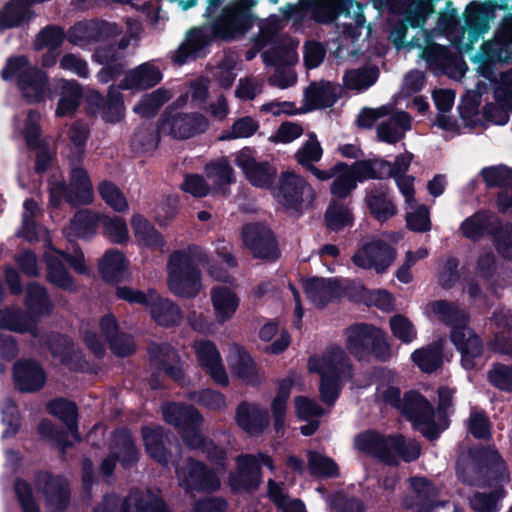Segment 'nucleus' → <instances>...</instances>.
I'll use <instances>...</instances> for the list:
<instances>
[{
  "label": "nucleus",
  "mask_w": 512,
  "mask_h": 512,
  "mask_svg": "<svg viewBox=\"0 0 512 512\" xmlns=\"http://www.w3.org/2000/svg\"><path fill=\"white\" fill-rule=\"evenodd\" d=\"M496 8L497 5L492 0H473L466 5L462 13L463 23L458 25V11L451 1H447L444 11L438 15L435 31L445 34L461 52H470L490 31L491 24L496 18Z\"/></svg>",
  "instance_id": "1"
},
{
  "label": "nucleus",
  "mask_w": 512,
  "mask_h": 512,
  "mask_svg": "<svg viewBox=\"0 0 512 512\" xmlns=\"http://www.w3.org/2000/svg\"><path fill=\"white\" fill-rule=\"evenodd\" d=\"M257 1L237 0L223 10L213 29L201 27L189 31L173 55L174 62L182 65L190 59L201 56L204 48L211 41L212 33L223 39H235L244 35L251 24V15L248 10L256 5Z\"/></svg>",
  "instance_id": "2"
},
{
  "label": "nucleus",
  "mask_w": 512,
  "mask_h": 512,
  "mask_svg": "<svg viewBox=\"0 0 512 512\" xmlns=\"http://www.w3.org/2000/svg\"><path fill=\"white\" fill-rule=\"evenodd\" d=\"M425 314L451 327V339L461 353L462 366L475 368L482 358V344L478 336L466 327V312L454 303L436 300L425 307Z\"/></svg>",
  "instance_id": "3"
},
{
  "label": "nucleus",
  "mask_w": 512,
  "mask_h": 512,
  "mask_svg": "<svg viewBox=\"0 0 512 512\" xmlns=\"http://www.w3.org/2000/svg\"><path fill=\"white\" fill-rule=\"evenodd\" d=\"M457 475L469 485L509 481V473L503 460L491 448H481L461 455L457 461Z\"/></svg>",
  "instance_id": "4"
},
{
  "label": "nucleus",
  "mask_w": 512,
  "mask_h": 512,
  "mask_svg": "<svg viewBox=\"0 0 512 512\" xmlns=\"http://www.w3.org/2000/svg\"><path fill=\"white\" fill-rule=\"evenodd\" d=\"M207 256L198 247L174 251L168 260V287L179 297L194 298L202 289L201 273L195 262H206Z\"/></svg>",
  "instance_id": "5"
},
{
  "label": "nucleus",
  "mask_w": 512,
  "mask_h": 512,
  "mask_svg": "<svg viewBox=\"0 0 512 512\" xmlns=\"http://www.w3.org/2000/svg\"><path fill=\"white\" fill-rule=\"evenodd\" d=\"M309 370L320 376V393L327 404L335 402L339 395L340 384L350 378L351 365L344 350L331 347L320 357L309 360Z\"/></svg>",
  "instance_id": "6"
},
{
  "label": "nucleus",
  "mask_w": 512,
  "mask_h": 512,
  "mask_svg": "<svg viewBox=\"0 0 512 512\" xmlns=\"http://www.w3.org/2000/svg\"><path fill=\"white\" fill-rule=\"evenodd\" d=\"M356 447L368 454L374 455L388 464H397V458L406 462L416 460L421 453L419 444L412 439L400 435L384 437L369 431L360 434L355 440Z\"/></svg>",
  "instance_id": "7"
},
{
  "label": "nucleus",
  "mask_w": 512,
  "mask_h": 512,
  "mask_svg": "<svg viewBox=\"0 0 512 512\" xmlns=\"http://www.w3.org/2000/svg\"><path fill=\"white\" fill-rule=\"evenodd\" d=\"M2 76L5 80L15 79L22 96L30 103L43 100L48 92L47 74L32 66L25 56L9 58Z\"/></svg>",
  "instance_id": "8"
},
{
  "label": "nucleus",
  "mask_w": 512,
  "mask_h": 512,
  "mask_svg": "<svg viewBox=\"0 0 512 512\" xmlns=\"http://www.w3.org/2000/svg\"><path fill=\"white\" fill-rule=\"evenodd\" d=\"M512 60V21L501 23L491 40L484 42L472 61L478 65L477 71L486 80L491 81L493 63H508Z\"/></svg>",
  "instance_id": "9"
},
{
  "label": "nucleus",
  "mask_w": 512,
  "mask_h": 512,
  "mask_svg": "<svg viewBox=\"0 0 512 512\" xmlns=\"http://www.w3.org/2000/svg\"><path fill=\"white\" fill-rule=\"evenodd\" d=\"M298 44V41L285 36L279 39L272 49L263 53L264 63L276 67L275 73L269 78V82L273 86L286 89L296 83L297 76L295 72L290 68L283 69L282 67L298 62Z\"/></svg>",
  "instance_id": "10"
},
{
  "label": "nucleus",
  "mask_w": 512,
  "mask_h": 512,
  "mask_svg": "<svg viewBox=\"0 0 512 512\" xmlns=\"http://www.w3.org/2000/svg\"><path fill=\"white\" fill-rule=\"evenodd\" d=\"M49 192L50 204L53 206L59 205L62 199L72 205L90 204L94 197L88 173L79 165L72 167L68 187L61 181L51 182Z\"/></svg>",
  "instance_id": "11"
},
{
  "label": "nucleus",
  "mask_w": 512,
  "mask_h": 512,
  "mask_svg": "<svg viewBox=\"0 0 512 512\" xmlns=\"http://www.w3.org/2000/svg\"><path fill=\"white\" fill-rule=\"evenodd\" d=\"M396 256L397 252L392 246L375 236H369L359 242L351 261L358 268L374 269L377 274H382L392 265Z\"/></svg>",
  "instance_id": "12"
},
{
  "label": "nucleus",
  "mask_w": 512,
  "mask_h": 512,
  "mask_svg": "<svg viewBox=\"0 0 512 512\" xmlns=\"http://www.w3.org/2000/svg\"><path fill=\"white\" fill-rule=\"evenodd\" d=\"M424 44L423 47L419 39L414 38L408 46L410 48H421L420 57L427 62L431 69L441 70L453 78L464 76L467 66L460 57L444 46L430 44L428 38L424 39Z\"/></svg>",
  "instance_id": "13"
},
{
  "label": "nucleus",
  "mask_w": 512,
  "mask_h": 512,
  "mask_svg": "<svg viewBox=\"0 0 512 512\" xmlns=\"http://www.w3.org/2000/svg\"><path fill=\"white\" fill-rule=\"evenodd\" d=\"M315 193L311 185L293 171H285L279 178L275 192L277 201L287 208L299 209L309 206Z\"/></svg>",
  "instance_id": "14"
},
{
  "label": "nucleus",
  "mask_w": 512,
  "mask_h": 512,
  "mask_svg": "<svg viewBox=\"0 0 512 512\" xmlns=\"http://www.w3.org/2000/svg\"><path fill=\"white\" fill-rule=\"evenodd\" d=\"M218 470H211L200 462L188 460L176 467L179 485L186 491H215L220 487Z\"/></svg>",
  "instance_id": "15"
},
{
  "label": "nucleus",
  "mask_w": 512,
  "mask_h": 512,
  "mask_svg": "<svg viewBox=\"0 0 512 512\" xmlns=\"http://www.w3.org/2000/svg\"><path fill=\"white\" fill-rule=\"evenodd\" d=\"M45 259L47 263L48 280L60 288H73V280L65 270L62 259L69 262L76 272H87V268L84 263V256L79 250H75L73 255H68L60 250L51 248L45 253Z\"/></svg>",
  "instance_id": "16"
},
{
  "label": "nucleus",
  "mask_w": 512,
  "mask_h": 512,
  "mask_svg": "<svg viewBox=\"0 0 512 512\" xmlns=\"http://www.w3.org/2000/svg\"><path fill=\"white\" fill-rule=\"evenodd\" d=\"M403 411L413 426L424 436L434 439L439 430L434 423V409L427 399L416 391L405 394Z\"/></svg>",
  "instance_id": "17"
},
{
  "label": "nucleus",
  "mask_w": 512,
  "mask_h": 512,
  "mask_svg": "<svg viewBox=\"0 0 512 512\" xmlns=\"http://www.w3.org/2000/svg\"><path fill=\"white\" fill-rule=\"evenodd\" d=\"M261 464L270 470L274 469L272 459L265 454L239 456L236 471L229 478L231 488L235 491H248L257 487L261 481Z\"/></svg>",
  "instance_id": "18"
},
{
  "label": "nucleus",
  "mask_w": 512,
  "mask_h": 512,
  "mask_svg": "<svg viewBox=\"0 0 512 512\" xmlns=\"http://www.w3.org/2000/svg\"><path fill=\"white\" fill-rule=\"evenodd\" d=\"M244 245L255 258L274 260L278 257V249L272 231L264 224L250 223L242 229Z\"/></svg>",
  "instance_id": "19"
},
{
  "label": "nucleus",
  "mask_w": 512,
  "mask_h": 512,
  "mask_svg": "<svg viewBox=\"0 0 512 512\" xmlns=\"http://www.w3.org/2000/svg\"><path fill=\"white\" fill-rule=\"evenodd\" d=\"M234 162L246 179L256 187H269L277 174L275 167L266 161H257L250 148H243L235 154Z\"/></svg>",
  "instance_id": "20"
},
{
  "label": "nucleus",
  "mask_w": 512,
  "mask_h": 512,
  "mask_svg": "<svg viewBox=\"0 0 512 512\" xmlns=\"http://www.w3.org/2000/svg\"><path fill=\"white\" fill-rule=\"evenodd\" d=\"M208 127L207 119L200 114H174L166 116L160 125V131L177 139H186L204 132Z\"/></svg>",
  "instance_id": "21"
},
{
  "label": "nucleus",
  "mask_w": 512,
  "mask_h": 512,
  "mask_svg": "<svg viewBox=\"0 0 512 512\" xmlns=\"http://www.w3.org/2000/svg\"><path fill=\"white\" fill-rule=\"evenodd\" d=\"M163 78L161 68L156 61L144 62L129 70L120 81L122 90H145L159 84Z\"/></svg>",
  "instance_id": "22"
},
{
  "label": "nucleus",
  "mask_w": 512,
  "mask_h": 512,
  "mask_svg": "<svg viewBox=\"0 0 512 512\" xmlns=\"http://www.w3.org/2000/svg\"><path fill=\"white\" fill-rule=\"evenodd\" d=\"M193 348L199 365L216 383L226 385L228 383L227 373L215 343L210 340H200L194 343Z\"/></svg>",
  "instance_id": "23"
},
{
  "label": "nucleus",
  "mask_w": 512,
  "mask_h": 512,
  "mask_svg": "<svg viewBox=\"0 0 512 512\" xmlns=\"http://www.w3.org/2000/svg\"><path fill=\"white\" fill-rule=\"evenodd\" d=\"M210 301L214 320L219 325H223L233 319L240 305V297L236 290L233 287L224 285H217L211 289Z\"/></svg>",
  "instance_id": "24"
},
{
  "label": "nucleus",
  "mask_w": 512,
  "mask_h": 512,
  "mask_svg": "<svg viewBox=\"0 0 512 512\" xmlns=\"http://www.w3.org/2000/svg\"><path fill=\"white\" fill-rule=\"evenodd\" d=\"M305 293L316 307H324L332 299L339 297L345 289L338 278H312L303 283Z\"/></svg>",
  "instance_id": "25"
},
{
  "label": "nucleus",
  "mask_w": 512,
  "mask_h": 512,
  "mask_svg": "<svg viewBox=\"0 0 512 512\" xmlns=\"http://www.w3.org/2000/svg\"><path fill=\"white\" fill-rule=\"evenodd\" d=\"M238 425L249 435L261 434L269 426V415L265 408L256 403H241L236 411Z\"/></svg>",
  "instance_id": "26"
},
{
  "label": "nucleus",
  "mask_w": 512,
  "mask_h": 512,
  "mask_svg": "<svg viewBox=\"0 0 512 512\" xmlns=\"http://www.w3.org/2000/svg\"><path fill=\"white\" fill-rule=\"evenodd\" d=\"M346 348L355 357L364 358L370 354L373 337L380 335V328L369 324H356L346 329Z\"/></svg>",
  "instance_id": "27"
},
{
  "label": "nucleus",
  "mask_w": 512,
  "mask_h": 512,
  "mask_svg": "<svg viewBox=\"0 0 512 512\" xmlns=\"http://www.w3.org/2000/svg\"><path fill=\"white\" fill-rule=\"evenodd\" d=\"M14 380L21 391L33 392L43 387L46 375L37 362L19 361L14 365Z\"/></svg>",
  "instance_id": "28"
},
{
  "label": "nucleus",
  "mask_w": 512,
  "mask_h": 512,
  "mask_svg": "<svg viewBox=\"0 0 512 512\" xmlns=\"http://www.w3.org/2000/svg\"><path fill=\"white\" fill-rule=\"evenodd\" d=\"M47 509L49 512H62L68 503L67 482L61 477L45 473L40 477Z\"/></svg>",
  "instance_id": "29"
},
{
  "label": "nucleus",
  "mask_w": 512,
  "mask_h": 512,
  "mask_svg": "<svg viewBox=\"0 0 512 512\" xmlns=\"http://www.w3.org/2000/svg\"><path fill=\"white\" fill-rule=\"evenodd\" d=\"M388 116L387 120L377 126V137L383 142L393 144L402 139L404 133L410 130L411 119L404 111L393 112L392 106Z\"/></svg>",
  "instance_id": "30"
},
{
  "label": "nucleus",
  "mask_w": 512,
  "mask_h": 512,
  "mask_svg": "<svg viewBox=\"0 0 512 512\" xmlns=\"http://www.w3.org/2000/svg\"><path fill=\"white\" fill-rule=\"evenodd\" d=\"M150 298L146 308L157 324L171 326L181 321V311L171 300L160 297L154 290L150 291Z\"/></svg>",
  "instance_id": "31"
},
{
  "label": "nucleus",
  "mask_w": 512,
  "mask_h": 512,
  "mask_svg": "<svg viewBox=\"0 0 512 512\" xmlns=\"http://www.w3.org/2000/svg\"><path fill=\"white\" fill-rule=\"evenodd\" d=\"M228 364L232 374L247 384L256 385L260 383V376L257 373L254 361L242 348L235 346L230 349Z\"/></svg>",
  "instance_id": "32"
},
{
  "label": "nucleus",
  "mask_w": 512,
  "mask_h": 512,
  "mask_svg": "<svg viewBox=\"0 0 512 512\" xmlns=\"http://www.w3.org/2000/svg\"><path fill=\"white\" fill-rule=\"evenodd\" d=\"M365 201L370 213L379 222H385L397 213V208L385 187L380 186L370 189Z\"/></svg>",
  "instance_id": "33"
},
{
  "label": "nucleus",
  "mask_w": 512,
  "mask_h": 512,
  "mask_svg": "<svg viewBox=\"0 0 512 512\" xmlns=\"http://www.w3.org/2000/svg\"><path fill=\"white\" fill-rule=\"evenodd\" d=\"M338 97V87L330 82L312 83L304 95L307 110L322 109L332 106Z\"/></svg>",
  "instance_id": "34"
},
{
  "label": "nucleus",
  "mask_w": 512,
  "mask_h": 512,
  "mask_svg": "<svg viewBox=\"0 0 512 512\" xmlns=\"http://www.w3.org/2000/svg\"><path fill=\"white\" fill-rule=\"evenodd\" d=\"M59 88L60 94L55 114L58 117L72 116L80 104L83 94L81 86L75 80L61 79Z\"/></svg>",
  "instance_id": "35"
},
{
  "label": "nucleus",
  "mask_w": 512,
  "mask_h": 512,
  "mask_svg": "<svg viewBox=\"0 0 512 512\" xmlns=\"http://www.w3.org/2000/svg\"><path fill=\"white\" fill-rule=\"evenodd\" d=\"M121 512H167L158 493L132 492L122 503Z\"/></svg>",
  "instance_id": "36"
},
{
  "label": "nucleus",
  "mask_w": 512,
  "mask_h": 512,
  "mask_svg": "<svg viewBox=\"0 0 512 512\" xmlns=\"http://www.w3.org/2000/svg\"><path fill=\"white\" fill-rule=\"evenodd\" d=\"M496 104H489L484 108L485 125L492 123L504 125L509 120L512 111V90L509 88L495 90Z\"/></svg>",
  "instance_id": "37"
},
{
  "label": "nucleus",
  "mask_w": 512,
  "mask_h": 512,
  "mask_svg": "<svg viewBox=\"0 0 512 512\" xmlns=\"http://www.w3.org/2000/svg\"><path fill=\"white\" fill-rule=\"evenodd\" d=\"M149 354L152 362L165 373L174 379L180 378L181 369L178 365V355L170 345L153 344L150 346Z\"/></svg>",
  "instance_id": "38"
},
{
  "label": "nucleus",
  "mask_w": 512,
  "mask_h": 512,
  "mask_svg": "<svg viewBox=\"0 0 512 512\" xmlns=\"http://www.w3.org/2000/svg\"><path fill=\"white\" fill-rule=\"evenodd\" d=\"M143 440L147 453L161 464H167L169 455L165 447L168 435L160 426L144 427L142 429Z\"/></svg>",
  "instance_id": "39"
},
{
  "label": "nucleus",
  "mask_w": 512,
  "mask_h": 512,
  "mask_svg": "<svg viewBox=\"0 0 512 512\" xmlns=\"http://www.w3.org/2000/svg\"><path fill=\"white\" fill-rule=\"evenodd\" d=\"M197 424H190L180 432L184 443L190 449H203L211 460L221 462L225 458L224 451L211 442L207 443L198 430Z\"/></svg>",
  "instance_id": "40"
},
{
  "label": "nucleus",
  "mask_w": 512,
  "mask_h": 512,
  "mask_svg": "<svg viewBox=\"0 0 512 512\" xmlns=\"http://www.w3.org/2000/svg\"><path fill=\"white\" fill-rule=\"evenodd\" d=\"M163 417L164 420L177 428L180 432L188 425L198 423L201 417L197 410L191 406L169 403L163 406Z\"/></svg>",
  "instance_id": "41"
},
{
  "label": "nucleus",
  "mask_w": 512,
  "mask_h": 512,
  "mask_svg": "<svg viewBox=\"0 0 512 512\" xmlns=\"http://www.w3.org/2000/svg\"><path fill=\"white\" fill-rule=\"evenodd\" d=\"M100 329L106 340L110 343L113 352L119 356H127L135 350V345L130 336L121 334L119 340L125 341V346L121 347L118 343V327L115 318L112 315H106L101 319Z\"/></svg>",
  "instance_id": "42"
},
{
  "label": "nucleus",
  "mask_w": 512,
  "mask_h": 512,
  "mask_svg": "<svg viewBox=\"0 0 512 512\" xmlns=\"http://www.w3.org/2000/svg\"><path fill=\"white\" fill-rule=\"evenodd\" d=\"M131 226L137 242L149 248H159L164 245L160 233L140 214H135L131 219Z\"/></svg>",
  "instance_id": "43"
},
{
  "label": "nucleus",
  "mask_w": 512,
  "mask_h": 512,
  "mask_svg": "<svg viewBox=\"0 0 512 512\" xmlns=\"http://www.w3.org/2000/svg\"><path fill=\"white\" fill-rule=\"evenodd\" d=\"M32 12L23 0H11L0 10V28L8 29L27 22Z\"/></svg>",
  "instance_id": "44"
},
{
  "label": "nucleus",
  "mask_w": 512,
  "mask_h": 512,
  "mask_svg": "<svg viewBox=\"0 0 512 512\" xmlns=\"http://www.w3.org/2000/svg\"><path fill=\"white\" fill-rule=\"evenodd\" d=\"M443 340H439L427 348L416 350L412 353L413 362L426 373L435 371L442 362Z\"/></svg>",
  "instance_id": "45"
},
{
  "label": "nucleus",
  "mask_w": 512,
  "mask_h": 512,
  "mask_svg": "<svg viewBox=\"0 0 512 512\" xmlns=\"http://www.w3.org/2000/svg\"><path fill=\"white\" fill-rule=\"evenodd\" d=\"M97 223H101V216L90 210H82L75 214L65 233L70 236L88 237L95 232Z\"/></svg>",
  "instance_id": "46"
},
{
  "label": "nucleus",
  "mask_w": 512,
  "mask_h": 512,
  "mask_svg": "<svg viewBox=\"0 0 512 512\" xmlns=\"http://www.w3.org/2000/svg\"><path fill=\"white\" fill-rule=\"evenodd\" d=\"M496 218L485 212H478L467 218L461 225L462 233L470 239H477L485 233L494 232Z\"/></svg>",
  "instance_id": "47"
},
{
  "label": "nucleus",
  "mask_w": 512,
  "mask_h": 512,
  "mask_svg": "<svg viewBox=\"0 0 512 512\" xmlns=\"http://www.w3.org/2000/svg\"><path fill=\"white\" fill-rule=\"evenodd\" d=\"M171 93L169 90L159 88L149 94L141 97L139 102L134 106L133 110L141 117H152L170 98Z\"/></svg>",
  "instance_id": "48"
},
{
  "label": "nucleus",
  "mask_w": 512,
  "mask_h": 512,
  "mask_svg": "<svg viewBox=\"0 0 512 512\" xmlns=\"http://www.w3.org/2000/svg\"><path fill=\"white\" fill-rule=\"evenodd\" d=\"M339 14L343 15L348 21L342 23L347 33L355 36L352 31L362 28L366 22L363 15V7L355 0H338Z\"/></svg>",
  "instance_id": "49"
},
{
  "label": "nucleus",
  "mask_w": 512,
  "mask_h": 512,
  "mask_svg": "<svg viewBox=\"0 0 512 512\" xmlns=\"http://www.w3.org/2000/svg\"><path fill=\"white\" fill-rule=\"evenodd\" d=\"M292 381L285 379L280 382L277 395L271 403V410L274 419V428L277 433H280L285 425L286 405L290 395Z\"/></svg>",
  "instance_id": "50"
},
{
  "label": "nucleus",
  "mask_w": 512,
  "mask_h": 512,
  "mask_svg": "<svg viewBox=\"0 0 512 512\" xmlns=\"http://www.w3.org/2000/svg\"><path fill=\"white\" fill-rule=\"evenodd\" d=\"M126 268L127 261L123 254L117 250L108 251L99 264L102 276L108 281L121 278Z\"/></svg>",
  "instance_id": "51"
},
{
  "label": "nucleus",
  "mask_w": 512,
  "mask_h": 512,
  "mask_svg": "<svg viewBox=\"0 0 512 512\" xmlns=\"http://www.w3.org/2000/svg\"><path fill=\"white\" fill-rule=\"evenodd\" d=\"M40 115L35 111H29L22 118L16 120L15 129L25 139L27 145L31 148L38 147Z\"/></svg>",
  "instance_id": "52"
},
{
  "label": "nucleus",
  "mask_w": 512,
  "mask_h": 512,
  "mask_svg": "<svg viewBox=\"0 0 512 512\" xmlns=\"http://www.w3.org/2000/svg\"><path fill=\"white\" fill-rule=\"evenodd\" d=\"M333 182L331 193L338 198H345L356 187L353 171L345 164H338L333 168Z\"/></svg>",
  "instance_id": "53"
},
{
  "label": "nucleus",
  "mask_w": 512,
  "mask_h": 512,
  "mask_svg": "<svg viewBox=\"0 0 512 512\" xmlns=\"http://www.w3.org/2000/svg\"><path fill=\"white\" fill-rule=\"evenodd\" d=\"M26 306L29 312L39 316L46 315L52 310V303L46 290L36 283L27 287Z\"/></svg>",
  "instance_id": "54"
},
{
  "label": "nucleus",
  "mask_w": 512,
  "mask_h": 512,
  "mask_svg": "<svg viewBox=\"0 0 512 512\" xmlns=\"http://www.w3.org/2000/svg\"><path fill=\"white\" fill-rule=\"evenodd\" d=\"M378 77L374 67L359 68L348 71L344 76V84L348 89L361 91L373 85Z\"/></svg>",
  "instance_id": "55"
},
{
  "label": "nucleus",
  "mask_w": 512,
  "mask_h": 512,
  "mask_svg": "<svg viewBox=\"0 0 512 512\" xmlns=\"http://www.w3.org/2000/svg\"><path fill=\"white\" fill-rule=\"evenodd\" d=\"M48 409L51 414L65 422L70 433L77 438L76 405L64 399H56L49 403Z\"/></svg>",
  "instance_id": "56"
},
{
  "label": "nucleus",
  "mask_w": 512,
  "mask_h": 512,
  "mask_svg": "<svg viewBox=\"0 0 512 512\" xmlns=\"http://www.w3.org/2000/svg\"><path fill=\"white\" fill-rule=\"evenodd\" d=\"M104 235L116 244H124L129 240L128 227L124 219L117 216H101Z\"/></svg>",
  "instance_id": "57"
},
{
  "label": "nucleus",
  "mask_w": 512,
  "mask_h": 512,
  "mask_svg": "<svg viewBox=\"0 0 512 512\" xmlns=\"http://www.w3.org/2000/svg\"><path fill=\"white\" fill-rule=\"evenodd\" d=\"M323 154L322 147L315 134H309L305 143L296 151L295 159L305 169L318 162Z\"/></svg>",
  "instance_id": "58"
},
{
  "label": "nucleus",
  "mask_w": 512,
  "mask_h": 512,
  "mask_svg": "<svg viewBox=\"0 0 512 512\" xmlns=\"http://www.w3.org/2000/svg\"><path fill=\"white\" fill-rule=\"evenodd\" d=\"M118 86L111 85L108 91V99L102 108V119L107 123H117L124 116L122 96Z\"/></svg>",
  "instance_id": "59"
},
{
  "label": "nucleus",
  "mask_w": 512,
  "mask_h": 512,
  "mask_svg": "<svg viewBox=\"0 0 512 512\" xmlns=\"http://www.w3.org/2000/svg\"><path fill=\"white\" fill-rule=\"evenodd\" d=\"M352 222L353 216L348 207L337 202H332L328 206L325 214V223L328 229L338 231L350 226Z\"/></svg>",
  "instance_id": "60"
},
{
  "label": "nucleus",
  "mask_w": 512,
  "mask_h": 512,
  "mask_svg": "<svg viewBox=\"0 0 512 512\" xmlns=\"http://www.w3.org/2000/svg\"><path fill=\"white\" fill-rule=\"evenodd\" d=\"M259 128L258 122L250 116L236 119L232 126L224 131L218 139L220 141L249 138L253 136Z\"/></svg>",
  "instance_id": "61"
},
{
  "label": "nucleus",
  "mask_w": 512,
  "mask_h": 512,
  "mask_svg": "<svg viewBox=\"0 0 512 512\" xmlns=\"http://www.w3.org/2000/svg\"><path fill=\"white\" fill-rule=\"evenodd\" d=\"M98 192L103 201L113 210L124 212L128 209L126 197L114 183L102 181L98 185Z\"/></svg>",
  "instance_id": "62"
},
{
  "label": "nucleus",
  "mask_w": 512,
  "mask_h": 512,
  "mask_svg": "<svg viewBox=\"0 0 512 512\" xmlns=\"http://www.w3.org/2000/svg\"><path fill=\"white\" fill-rule=\"evenodd\" d=\"M393 336L404 344H410L417 338V330L410 319L397 314L389 320Z\"/></svg>",
  "instance_id": "63"
},
{
  "label": "nucleus",
  "mask_w": 512,
  "mask_h": 512,
  "mask_svg": "<svg viewBox=\"0 0 512 512\" xmlns=\"http://www.w3.org/2000/svg\"><path fill=\"white\" fill-rule=\"evenodd\" d=\"M268 493L282 512H305L304 504L299 500H290L273 480L268 481Z\"/></svg>",
  "instance_id": "64"
}]
</instances>
